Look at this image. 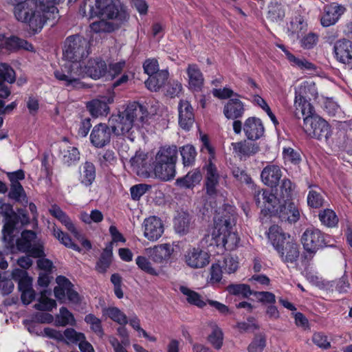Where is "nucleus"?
<instances>
[{"label": "nucleus", "instance_id": "21", "mask_svg": "<svg viewBox=\"0 0 352 352\" xmlns=\"http://www.w3.org/2000/svg\"><path fill=\"white\" fill-rule=\"evenodd\" d=\"M3 206L6 207V211L5 212L6 223L2 230L3 239L8 243H12L14 241L13 232L18 222L17 217L10 205Z\"/></svg>", "mask_w": 352, "mask_h": 352}, {"label": "nucleus", "instance_id": "60", "mask_svg": "<svg viewBox=\"0 0 352 352\" xmlns=\"http://www.w3.org/2000/svg\"><path fill=\"white\" fill-rule=\"evenodd\" d=\"M236 327L241 332L254 331L259 329V325L256 322V319L249 317L246 322H240L236 324Z\"/></svg>", "mask_w": 352, "mask_h": 352}, {"label": "nucleus", "instance_id": "44", "mask_svg": "<svg viewBox=\"0 0 352 352\" xmlns=\"http://www.w3.org/2000/svg\"><path fill=\"white\" fill-rule=\"evenodd\" d=\"M179 152L184 166H192L194 164L197 152L193 146L190 144L183 146L179 148Z\"/></svg>", "mask_w": 352, "mask_h": 352}, {"label": "nucleus", "instance_id": "20", "mask_svg": "<svg viewBox=\"0 0 352 352\" xmlns=\"http://www.w3.org/2000/svg\"><path fill=\"white\" fill-rule=\"evenodd\" d=\"M179 124L184 130L188 131L195 122L193 109L187 100L179 103Z\"/></svg>", "mask_w": 352, "mask_h": 352}, {"label": "nucleus", "instance_id": "39", "mask_svg": "<svg viewBox=\"0 0 352 352\" xmlns=\"http://www.w3.org/2000/svg\"><path fill=\"white\" fill-rule=\"evenodd\" d=\"M180 292L186 296L187 302L192 305L197 306L199 308H203L206 305L201 295L185 286H181L179 288Z\"/></svg>", "mask_w": 352, "mask_h": 352}, {"label": "nucleus", "instance_id": "23", "mask_svg": "<svg viewBox=\"0 0 352 352\" xmlns=\"http://www.w3.org/2000/svg\"><path fill=\"white\" fill-rule=\"evenodd\" d=\"M267 19L272 23H280L285 16V6L281 0H271L267 7Z\"/></svg>", "mask_w": 352, "mask_h": 352}, {"label": "nucleus", "instance_id": "50", "mask_svg": "<svg viewBox=\"0 0 352 352\" xmlns=\"http://www.w3.org/2000/svg\"><path fill=\"white\" fill-rule=\"evenodd\" d=\"M266 346V336L263 333H256L248 347V352H262Z\"/></svg>", "mask_w": 352, "mask_h": 352}, {"label": "nucleus", "instance_id": "58", "mask_svg": "<svg viewBox=\"0 0 352 352\" xmlns=\"http://www.w3.org/2000/svg\"><path fill=\"white\" fill-rule=\"evenodd\" d=\"M151 188V186L146 184H139L133 186L130 189L132 199L135 201L139 200Z\"/></svg>", "mask_w": 352, "mask_h": 352}, {"label": "nucleus", "instance_id": "22", "mask_svg": "<svg viewBox=\"0 0 352 352\" xmlns=\"http://www.w3.org/2000/svg\"><path fill=\"white\" fill-rule=\"evenodd\" d=\"M281 177L280 168L274 164L267 165L261 173V178L263 184L271 188L277 187Z\"/></svg>", "mask_w": 352, "mask_h": 352}, {"label": "nucleus", "instance_id": "47", "mask_svg": "<svg viewBox=\"0 0 352 352\" xmlns=\"http://www.w3.org/2000/svg\"><path fill=\"white\" fill-rule=\"evenodd\" d=\"M212 330L208 336V341L217 350L221 348L223 341V333L221 328L214 324L212 327Z\"/></svg>", "mask_w": 352, "mask_h": 352}, {"label": "nucleus", "instance_id": "38", "mask_svg": "<svg viewBox=\"0 0 352 352\" xmlns=\"http://www.w3.org/2000/svg\"><path fill=\"white\" fill-rule=\"evenodd\" d=\"M36 238L35 232L32 230H24L21 233V237L16 241V247L19 250L25 252L32 245V242Z\"/></svg>", "mask_w": 352, "mask_h": 352}, {"label": "nucleus", "instance_id": "33", "mask_svg": "<svg viewBox=\"0 0 352 352\" xmlns=\"http://www.w3.org/2000/svg\"><path fill=\"white\" fill-rule=\"evenodd\" d=\"M324 10L325 14L320 19L321 24L324 27H329L335 24L343 13V8L337 6L326 8Z\"/></svg>", "mask_w": 352, "mask_h": 352}, {"label": "nucleus", "instance_id": "19", "mask_svg": "<svg viewBox=\"0 0 352 352\" xmlns=\"http://www.w3.org/2000/svg\"><path fill=\"white\" fill-rule=\"evenodd\" d=\"M84 73L93 79H99L107 72V67L104 60L101 58H90L83 67Z\"/></svg>", "mask_w": 352, "mask_h": 352}, {"label": "nucleus", "instance_id": "42", "mask_svg": "<svg viewBox=\"0 0 352 352\" xmlns=\"http://www.w3.org/2000/svg\"><path fill=\"white\" fill-rule=\"evenodd\" d=\"M75 318L73 314L65 307L60 309L59 314L56 316L54 324L56 327H65L74 324Z\"/></svg>", "mask_w": 352, "mask_h": 352}, {"label": "nucleus", "instance_id": "48", "mask_svg": "<svg viewBox=\"0 0 352 352\" xmlns=\"http://www.w3.org/2000/svg\"><path fill=\"white\" fill-rule=\"evenodd\" d=\"M318 216L321 223L329 228L336 226L338 222L337 215L331 209H324L320 211Z\"/></svg>", "mask_w": 352, "mask_h": 352}, {"label": "nucleus", "instance_id": "34", "mask_svg": "<svg viewBox=\"0 0 352 352\" xmlns=\"http://www.w3.org/2000/svg\"><path fill=\"white\" fill-rule=\"evenodd\" d=\"M191 219L190 214L186 212H181L174 219V228L177 233L186 234L190 228Z\"/></svg>", "mask_w": 352, "mask_h": 352}, {"label": "nucleus", "instance_id": "15", "mask_svg": "<svg viewBox=\"0 0 352 352\" xmlns=\"http://www.w3.org/2000/svg\"><path fill=\"white\" fill-rule=\"evenodd\" d=\"M184 256L186 265L193 269L203 268L210 263V254L200 248L188 250Z\"/></svg>", "mask_w": 352, "mask_h": 352}, {"label": "nucleus", "instance_id": "7", "mask_svg": "<svg viewBox=\"0 0 352 352\" xmlns=\"http://www.w3.org/2000/svg\"><path fill=\"white\" fill-rule=\"evenodd\" d=\"M89 41L79 34L68 36L64 43L63 57L69 61H80L89 54Z\"/></svg>", "mask_w": 352, "mask_h": 352}, {"label": "nucleus", "instance_id": "30", "mask_svg": "<svg viewBox=\"0 0 352 352\" xmlns=\"http://www.w3.org/2000/svg\"><path fill=\"white\" fill-rule=\"evenodd\" d=\"M173 252V248L169 243H164L155 246L150 251V257L157 263H162L168 260Z\"/></svg>", "mask_w": 352, "mask_h": 352}, {"label": "nucleus", "instance_id": "54", "mask_svg": "<svg viewBox=\"0 0 352 352\" xmlns=\"http://www.w3.org/2000/svg\"><path fill=\"white\" fill-rule=\"evenodd\" d=\"M105 314L121 325H125L128 323L126 316L117 307H109L105 309Z\"/></svg>", "mask_w": 352, "mask_h": 352}, {"label": "nucleus", "instance_id": "10", "mask_svg": "<svg viewBox=\"0 0 352 352\" xmlns=\"http://www.w3.org/2000/svg\"><path fill=\"white\" fill-rule=\"evenodd\" d=\"M326 236L320 230L314 228H307L302 235L301 241L305 250L313 255L327 245Z\"/></svg>", "mask_w": 352, "mask_h": 352}, {"label": "nucleus", "instance_id": "26", "mask_svg": "<svg viewBox=\"0 0 352 352\" xmlns=\"http://www.w3.org/2000/svg\"><path fill=\"white\" fill-rule=\"evenodd\" d=\"M186 73L190 88L194 91L199 90L204 84V79L199 67L195 64H189Z\"/></svg>", "mask_w": 352, "mask_h": 352}, {"label": "nucleus", "instance_id": "61", "mask_svg": "<svg viewBox=\"0 0 352 352\" xmlns=\"http://www.w3.org/2000/svg\"><path fill=\"white\" fill-rule=\"evenodd\" d=\"M312 341L316 345L323 349H327L331 346V344L330 342L328 341L327 336L321 332L314 333L312 336Z\"/></svg>", "mask_w": 352, "mask_h": 352}, {"label": "nucleus", "instance_id": "63", "mask_svg": "<svg viewBox=\"0 0 352 352\" xmlns=\"http://www.w3.org/2000/svg\"><path fill=\"white\" fill-rule=\"evenodd\" d=\"M223 267L219 263H213L210 267V283H219L222 279Z\"/></svg>", "mask_w": 352, "mask_h": 352}, {"label": "nucleus", "instance_id": "57", "mask_svg": "<svg viewBox=\"0 0 352 352\" xmlns=\"http://www.w3.org/2000/svg\"><path fill=\"white\" fill-rule=\"evenodd\" d=\"M286 56L287 59L295 64L299 68L303 69H313L315 68L313 63L309 62L305 58H296L294 55L290 53L289 51L286 52Z\"/></svg>", "mask_w": 352, "mask_h": 352}, {"label": "nucleus", "instance_id": "16", "mask_svg": "<svg viewBox=\"0 0 352 352\" xmlns=\"http://www.w3.org/2000/svg\"><path fill=\"white\" fill-rule=\"evenodd\" d=\"M16 80L14 70L6 63L0 64V98H7L11 94L10 87L6 82L12 84Z\"/></svg>", "mask_w": 352, "mask_h": 352}, {"label": "nucleus", "instance_id": "51", "mask_svg": "<svg viewBox=\"0 0 352 352\" xmlns=\"http://www.w3.org/2000/svg\"><path fill=\"white\" fill-rule=\"evenodd\" d=\"M8 196L18 202L28 201L24 189L20 183L11 184Z\"/></svg>", "mask_w": 352, "mask_h": 352}, {"label": "nucleus", "instance_id": "5", "mask_svg": "<svg viewBox=\"0 0 352 352\" xmlns=\"http://www.w3.org/2000/svg\"><path fill=\"white\" fill-rule=\"evenodd\" d=\"M13 12L16 20L28 25L34 33L40 32L50 19V16L38 8L34 0H26L18 4Z\"/></svg>", "mask_w": 352, "mask_h": 352}, {"label": "nucleus", "instance_id": "4", "mask_svg": "<svg viewBox=\"0 0 352 352\" xmlns=\"http://www.w3.org/2000/svg\"><path fill=\"white\" fill-rule=\"evenodd\" d=\"M268 238L283 262L292 263L297 261L300 254L298 245L280 226H272L269 228Z\"/></svg>", "mask_w": 352, "mask_h": 352}, {"label": "nucleus", "instance_id": "8", "mask_svg": "<svg viewBox=\"0 0 352 352\" xmlns=\"http://www.w3.org/2000/svg\"><path fill=\"white\" fill-rule=\"evenodd\" d=\"M84 76L83 67L79 61H69L64 65L60 71L54 72V76L56 79L65 81L66 86H72L73 87H80V78Z\"/></svg>", "mask_w": 352, "mask_h": 352}, {"label": "nucleus", "instance_id": "41", "mask_svg": "<svg viewBox=\"0 0 352 352\" xmlns=\"http://www.w3.org/2000/svg\"><path fill=\"white\" fill-rule=\"evenodd\" d=\"M226 290L231 295L241 296L243 298H248L253 295L254 291L250 289V285L247 284H230L226 288Z\"/></svg>", "mask_w": 352, "mask_h": 352}, {"label": "nucleus", "instance_id": "2", "mask_svg": "<svg viewBox=\"0 0 352 352\" xmlns=\"http://www.w3.org/2000/svg\"><path fill=\"white\" fill-rule=\"evenodd\" d=\"M214 216V228L211 233V245H216L221 251L231 250L239 242V238L233 231L236 223L234 208L230 205L225 207Z\"/></svg>", "mask_w": 352, "mask_h": 352}, {"label": "nucleus", "instance_id": "62", "mask_svg": "<svg viewBox=\"0 0 352 352\" xmlns=\"http://www.w3.org/2000/svg\"><path fill=\"white\" fill-rule=\"evenodd\" d=\"M206 182H214L219 183V175L217 172L216 166L210 159L208 163L206 166Z\"/></svg>", "mask_w": 352, "mask_h": 352}, {"label": "nucleus", "instance_id": "36", "mask_svg": "<svg viewBox=\"0 0 352 352\" xmlns=\"http://www.w3.org/2000/svg\"><path fill=\"white\" fill-rule=\"evenodd\" d=\"M52 294L51 290L44 289L41 292V296L38 299V303L34 305L36 310L42 311H50L56 307V302L54 300L49 298L48 296Z\"/></svg>", "mask_w": 352, "mask_h": 352}, {"label": "nucleus", "instance_id": "53", "mask_svg": "<svg viewBox=\"0 0 352 352\" xmlns=\"http://www.w3.org/2000/svg\"><path fill=\"white\" fill-rule=\"evenodd\" d=\"M38 8H39L45 14L50 16L54 14L55 12L58 13V9L55 6L57 3L56 0H34Z\"/></svg>", "mask_w": 352, "mask_h": 352}, {"label": "nucleus", "instance_id": "46", "mask_svg": "<svg viewBox=\"0 0 352 352\" xmlns=\"http://www.w3.org/2000/svg\"><path fill=\"white\" fill-rule=\"evenodd\" d=\"M265 198L263 202L261 204V207L265 208L268 210L271 215H272L273 212H276V207L280 201L276 195L270 192L268 190L265 189V191H263Z\"/></svg>", "mask_w": 352, "mask_h": 352}, {"label": "nucleus", "instance_id": "31", "mask_svg": "<svg viewBox=\"0 0 352 352\" xmlns=\"http://www.w3.org/2000/svg\"><path fill=\"white\" fill-rule=\"evenodd\" d=\"M5 47L8 52H16L21 49L29 52L34 51V47L30 43L16 36L6 37Z\"/></svg>", "mask_w": 352, "mask_h": 352}, {"label": "nucleus", "instance_id": "43", "mask_svg": "<svg viewBox=\"0 0 352 352\" xmlns=\"http://www.w3.org/2000/svg\"><path fill=\"white\" fill-rule=\"evenodd\" d=\"M96 179V168L93 163L86 162L83 165L81 183L86 186H91Z\"/></svg>", "mask_w": 352, "mask_h": 352}, {"label": "nucleus", "instance_id": "45", "mask_svg": "<svg viewBox=\"0 0 352 352\" xmlns=\"http://www.w3.org/2000/svg\"><path fill=\"white\" fill-rule=\"evenodd\" d=\"M63 154L62 162L68 166L76 163L80 160V152L74 146H68L61 151Z\"/></svg>", "mask_w": 352, "mask_h": 352}, {"label": "nucleus", "instance_id": "25", "mask_svg": "<svg viewBox=\"0 0 352 352\" xmlns=\"http://www.w3.org/2000/svg\"><path fill=\"white\" fill-rule=\"evenodd\" d=\"M276 188V195L280 201L292 200L295 184L289 179L284 177Z\"/></svg>", "mask_w": 352, "mask_h": 352}, {"label": "nucleus", "instance_id": "13", "mask_svg": "<svg viewBox=\"0 0 352 352\" xmlns=\"http://www.w3.org/2000/svg\"><path fill=\"white\" fill-rule=\"evenodd\" d=\"M142 226L144 228V236L152 241L159 239L164 231L162 221L156 216H151L145 219Z\"/></svg>", "mask_w": 352, "mask_h": 352}, {"label": "nucleus", "instance_id": "9", "mask_svg": "<svg viewBox=\"0 0 352 352\" xmlns=\"http://www.w3.org/2000/svg\"><path fill=\"white\" fill-rule=\"evenodd\" d=\"M303 130L309 137L318 140H327L331 135L330 126L322 118H303Z\"/></svg>", "mask_w": 352, "mask_h": 352}, {"label": "nucleus", "instance_id": "29", "mask_svg": "<svg viewBox=\"0 0 352 352\" xmlns=\"http://www.w3.org/2000/svg\"><path fill=\"white\" fill-rule=\"evenodd\" d=\"M202 179V175L197 168L188 172L184 177L176 179L175 184L179 188H192Z\"/></svg>", "mask_w": 352, "mask_h": 352}, {"label": "nucleus", "instance_id": "6", "mask_svg": "<svg viewBox=\"0 0 352 352\" xmlns=\"http://www.w3.org/2000/svg\"><path fill=\"white\" fill-rule=\"evenodd\" d=\"M177 153V148L175 145L160 148L153 162L154 174L157 178L162 181H169L174 178Z\"/></svg>", "mask_w": 352, "mask_h": 352}, {"label": "nucleus", "instance_id": "1", "mask_svg": "<svg viewBox=\"0 0 352 352\" xmlns=\"http://www.w3.org/2000/svg\"><path fill=\"white\" fill-rule=\"evenodd\" d=\"M82 16L89 19L94 17H106L114 19L116 22H110L102 19L91 23V28L96 32H111L118 29L129 19V14L126 6L120 0H86L79 8Z\"/></svg>", "mask_w": 352, "mask_h": 352}, {"label": "nucleus", "instance_id": "12", "mask_svg": "<svg viewBox=\"0 0 352 352\" xmlns=\"http://www.w3.org/2000/svg\"><path fill=\"white\" fill-rule=\"evenodd\" d=\"M276 209L272 216L278 217L281 221L294 223L300 219L299 210L292 200L279 201Z\"/></svg>", "mask_w": 352, "mask_h": 352}, {"label": "nucleus", "instance_id": "27", "mask_svg": "<svg viewBox=\"0 0 352 352\" xmlns=\"http://www.w3.org/2000/svg\"><path fill=\"white\" fill-rule=\"evenodd\" d=\"M168 72L166 69L157 71L154 74L148 77L144 82L145 85L149 90L157 91L165 85L168 80Z\"/></svg>", "mask_w": 352, "mask_h": 352}, {"label": "nucleus", "instance_id": "14", "mask_svg": "<svg viewBox=\"0 0 352 352\" xmlns=\"http://www.w3.org/2000/svg\"><path fill=\"white\" fill-rule=\"evenodd\" d=\"M111 127L104 123H100L94 126L91 134V143L97 148H102L110 142Z\"/></svg>", "mask_w": 352, "mask_h": 352}, {"label": "nucleus", "instance_id": "64", "mask_svg": "<svg viewBox=\"0 0 352 352\" xmlns=\"http://www.w3.org/2000/svg\"><path fill=\"white\" fill-rule=\"evenodd\" d=\"M283 153L284 159L293 164H298L301 161L300 154L292 148H285Z\"/></svg>", "mask_w": 352, "mask_h": 352}, {"label": "nucleus", "instance_id": "59", "mask_svg": "<svg viewBox=\"0 0 352 352\" xmlns=\"http://www.w3.org/2000/svg\"><path fill=\"white\" fill-rule=\"evenodd\" d=\"M135 261L138 267L145 272L154 276L158 274L156 270L151 266V262L146 257L139 256L137 257Z\"/></svg>", "mask_w": 352, "mask_h": 352}, {"label": "nucleus", "instance_id": "55", "mask_svg": "<svg viewBox=\"0 0 352 352\" xmlns=\"http://www.w3.org/2000/svg\"><path fill=\"white\" fill-rule=\"evenodd\" d=\"M290 26L289 30L292 34H296L298 37H299L300 33L302 34L306 31L307 25L305 22L303 17L298 15L290 22Z\"/></svg>", "mask_w": 352, "mask_h": 352}, {"label": "nucleus", "instance_id": "35", "mask_svg": "<svg viewBox=\"0 0 352 352\" xmlns=\"http://www.w3.org/2000/svg\"><path fill=\"white\" fill-rule=\"evenodd\" d=\"M234 152L244 156H250L256 154L259 151L257 144L248 142L246 140L232 143Z\"/></svg>", "mask_w": 352, "mask_h": 352}, {"label": "nucleus", "instance_id": "3", "mask_svg": "<svg viewBox=\"0 0 352 352\" xmlns=\"http://www.w3.org/2000/svg\"><path fill=\"white\" fill-rule=\"evenodd\" d=\"M147 116L146 108L138 102L129 104L125 109L109 119L112 132L116 135H123L131 141L135 138L134 126L137 122H143Z\"/></svg>", "mask_w": 352, "mask_h": 352}, {"label": "nucleus", "instance_id": "32", "mask_svg": "<svg viewBox=\"0 0 352 352\" xmlns=\"http://www.w3.org/2000/svg\"><path fill=\"white\" fill-rule=\"evenodd\" d=\"M113 98H109L107 101L105 100H93L87 103V108L94 117L107 114L109 111V103L113 102Z\"/></svg>", "mask_w": 352, "mask_h": 352}, {"label": "nucleus", "instance_id": "17", "mask_svg": "<svg viewBox=\"0 0 352 352\" xmlns=\"http://www.w3.org/2000/svg\"><path fill=\"white\" fill-rule=\"evenodd\" d=\"M242 129L247 138L252 141L260 139L265 131L261 120L256 117L247 118L243 125L242 124Z\"/></svg>", "mask_w": 352, "mask_h": 352}, {"label": "nucleus", "instance_id": "18", "mask_svg": "<svg viewBox=\"0 0 352 352\" xmlns=\"http://www.w3.org/2000/svg\"><path fill=\"white\" fill-rule=\"evenodd\" d=\"M335 56L339 62L352 64V41L347 39L337 41L334 45Z\"/></svg>", "mask_w": 352, "mask_h": 352}, {"label": "nucleus", "instance_id": "37", "mask_svg": "<svg viewBox=\"0 0 352 352\" xmlns=\"http://www.w3.org/2000/svg\"><path fill=\"white\" fill-rule=\"evenodd\" d=\"M295 106L296 111H300L304 118L315 117L314 109L311 104L300 94L296 95L295 98Z\"/></svg>", "mask_w": 352, "mask_h": 352}, {"label": "nucleus", "instance_id": "56", "mask_svg": "<svg viewBox=\"0 0 352 352\" xmlns=\"http://www.w3.org/2000/svg\"><path fill=\"white\" fill-rule=\"evenodd\" d=\"M98 160L100 166L104 168L114 164L116 157L113 151L108 149L98 154Z\"/></svg>", "mask_w": 352, "mask_h": 352}, {"label": "nucleus", "instance_id": "28", "mask_svg": "<svg viewBox=\"0 0 352 352\" xmlns=\"http://www.w3.org/2000/svg\"><path fill=\"white\" fill-rule=\"evenodd\" d=\"M112 257L113 242H111L103 250L98 261L96 262L95 270L100 274L106 273L111 264Z\"/></svg>", "mask_w": 352, "mask_h": 352}, {"label": "nucleus", "instance_id": "11", "mask_svg": "<svg viewBox=\"0 0 352 352\" xmlns=\"http://www.w3.org/2000/svg\"><path fill=\"white\" fill-rule=\"evenodd\" d=\"M223 115L228 120H233V131L236 134H240L242 131V122L241 118L245 112L243 103L237 98H231L223 107Z\"/></svg>", "mask_w": 352, "mask_h": 352}, {"label": "nucleus", "instance_id": "49", "mask_svg": "<svg viewBox=\"0 0 352 352\" xmlns=\"http://www.w3.org/2000/svg\"><path fill=\"white\" fill-rule=\"evenodd\" d=\"M54 236L65 247L71 248L74 250L80 252V248L72 242L70 236L67 234L63 232L61 230L57 228L54 229Z\"/></svg>", "mask_w": 352, "mask_h": 352}, {"label": "nucleus", "instance_id": "24", "mask_svg": "<svg viewBox=\"0 0 352 352\" xmlns=\"http://www.w3.org/2000/svg\"><path fill=\"white\" fill-rule=\"evenodd\" d=\"M50 213L56 218L58 221L63 224L66 228L71 232L76 238L80 239V234L77 231L74 224L71 221L70 218L63 212L61 208L57 205L54 204L52 206L49 210Z\"/></svg>", "mask_w": 352, "mask_h": 352}, {"label": "nucleus", "instance_id": "40", "mask_svg": "<svg viewBox=\"0 0 352 352\" xmlns=\"http://www.w3.org/2000/svg\"><path fill=\"white\" fill-rule=\"evenodd\" d=\"M322 194V190L318 186L311 189L307 195L308 206L313 208L322 207L324 201Z\"/></svg>", "mask_w": 352, "mask_h": 352}, {"label": "nucleus", "instance_id": "52", "mask_svg": "<svg viewBox=\"0 0 352 352\" xmlns=\"http://www.w3.org/2000/svg\"><path fill=\"white\" fill-rule=\"evenodd\" d=\"M85 339L84 333L76 331L73 328H67L64 331L63 342L67 344H78L80 340Z\"/></svg>", "mask_w": 352, "mask_h": 352}]
</instances>
